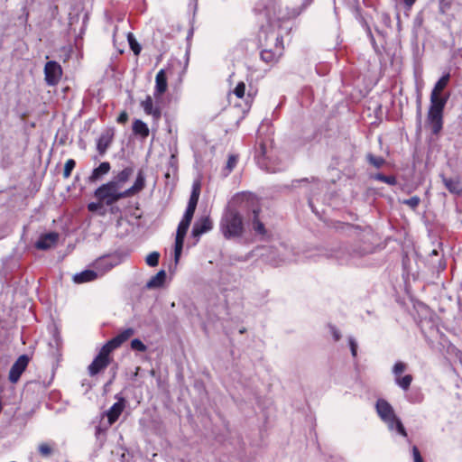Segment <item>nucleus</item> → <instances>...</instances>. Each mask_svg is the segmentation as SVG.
<instances>
[{
	"label": "nucleus",
	"mask_w": 462,
	"mask_h": 462,
	"mask_svg": "<svg viewBox=\"0 0 462 462\" xmlns=\"http://www.w3.org/2000/svg\"><path fill=\"white\" fill-rule=\"evenodd\" d=\"M116 398L117 399V402H115L106 411L109 425L114 424L117 420L125 407V400L124 397L116 395Z\"/></svg>",
	"instance_id": "nucleus-12"
},
{
	"label": "nucleus",
	"mask_w": 462,
	"mask_h": 462,
	"mask_svg": "<svg viewBox=\"0 0 462 462\" xmlns=\"http://www.w3.org/2000/svg\"><path fill=\"white\" fill-rule=\"evenodd\" d=\"M238 162V157L236 155H230L226 162L225 168L223 169V175L226 177L230 174V172L236 168Z\"/></svg>",
	"instance_id": "nucleus-30"
},
{
	"label": "nucleus",
	"mask_w": 462,
	"mask_h": 462,
	"mask_svg": "<svg viewBox=\"0 0 462 462\" xmlns=\"http://www.w3.org/2000/svg\"><path fill=\"white\" fill-rule=\"evenodd\" d=\"M348 344L351 350V355L353 357H356L357 356V342L353 337H348Z\"/></svg>",
	"instance_id": "nucleus-40"
},
{
	"label": "nucleus",
	"mask_w": 462,
	"mask_h": 462,
	"mask_svg": "<svg viewBox=\"0 0 462 462\" xmlns=\"http://www.w3.org/2000/svg\"><path fill=\"white\" fill-rule=\"evenodd\" d=\"M263 49L261 51V58L266 63L276 62L279 58L282 55L283 46L266 47L263 46Z\"/></svg>",
	"instance_id": "nucleus-13"
},
{
	"label": "nucleus",
	"mask_w": 462,
	"mask_h": 462,
	"mask_svg": "<svg viewBox=\"0 0 462 462\" xmlns=\"http://www.w3.org/2000/svg\"><path fill=\"white\" fill-rule=\"evenodd\" d=\"M134 334V329L132 328H125L120 331L115 337L109 340L105 346L111 351L119 347L124 342L128 340Z\"/></svg>",
	"instance_id": "nucleus-11"
},
{
	"label": "nucleus",
	"mask_w": 462,
	"mask_h": 462,
	"mask_svg": "<svg viewBox=\"0 0 462 462\" xmlns=\"http://www.w3.org/2000/svg\"><path fill=\"white\" fill-rule=\"evenodd\" d=\"M160 254L152 252L146 256L145 262L149 266L154 267L159 263Z\"/></svg>",
	"instance_id": "nucleus-36"
},
{
	"label": "nucleus",
	"mask_w": 462,
	"mask_h": 462,
	"mask_svg": "<svg viewBox=\"0 0 462 462\" xmlns=\"http://www.w3.org/2000/svg\"><path fill=\"white\" fill-rule=\"evenodd\" d=\"M75 165L76 162L73 159H69L66 161L63 171V177L65 179H68L70 176L71 171L75 168Z\"/></svg>",
	"instance_id": "nucleus-37"
},
{
	"label": "nucleus",
	"mask_w": 462,
	"mask_h": 462,
	"mask_svg": "<svg viewBox=\"0 0 462 462\" xmlns=\"http://www.w3.org/2000/svg\"><path fill=\"white\" fill-rule=\"evenodd\" d=\"M319 186H320V183H319V182L316 183V187H317V189H319Z\"/></svg>",
	"instance_id": "nucleus-59"
},
{
	"label": "nucleus",
	"mask_w": 462,
	"mask_h": 462,
	"mask_svg": "<svg viewBox=\"0 0 462 462\" xmlns=\"http://www.w3.org/2000/svg\"><path fill=\"white\" fill-rule=\"evenodd\" d=\"M442 181L450 193L457 195L462 193V185L457 178L453 179L442 176Z\"/></svg>",
	"instance_id": "nucleus-23"
},
{
	"label": "nucleus",
	"mask_w": 462,
	"mask_h": 462,
	"mask_svg": "<svg viewBox=\"0 0 462 462\" xmlns=\"http://www.w3.org/2000/svg\"><path fill=\"white\" fill-rule=\"evenodd\" d=\"M58 238L59 235L55 232L45 234L40 236L35 246L41 250H48L56 245Z\"/></svg>",
	"instance_id": "nucleus-15"
},
{
	"label": "nucleus",
	"mask_w": 462,
	"mask_h": 462,
	"mask_svg": "<svg viewBox=\"0 0 462 462\" xmlns=\"http://www.w3.org/2000/svg\"><path fill=\"white\" fill-rule=\"evenodd\" d=\"M131 348L139 352H145L147 350V346L138 338L131 341Z\"/></svg>",
	"instance_id": "nucleus-38"
},
{
	"label": "nucleus",
	"mask_w": 462,
	"mask_h": 462,
	"mask_svg": "<svg viewBox=\"0 0 462 462\" xmlns=\"http://www.w3.org/2000/svg\"><path fill=\"white\" fill-rule=\"evenodd\" d=\"M191 4L194 5V9H197L198 6V0H190Z\"/></svg>",
	"instance_id": "nucleus-55"
},
{
	"label": "nucleus",
	"mask_w": 462,
	"mask_h": 462,
	"mask_svg": "<svg viewBox=\"0 0 462 462\" xmlns=\"http://www.w3.org/2000/svg\"><path fill=\"white\" fill-rule=\"evenodd\" d=\"M213 227L212 221L208 217L197 220L192 227V236L199 238L201 235L210 231Z\"/></svg>",
	"instance_id": "nucleus-14"
},
{
	"label": "nucleus",
	"mask_w": 462,
	"mask_h": 462,
	"mask_svg": "<svg viewBox=\"0 0 462 462\" xmlns=\"http://www.w3.org/2000/svg\"><path fill=\"white\" fill-rule=\"evenodd\" d=\"M190 222V219L182 217L181 221L178 226L174 247V259L176 263L179 261L180 256L181 254L184 238L189 227Z\"/></svg>",
	"instance_id": "nucleus-7"
},
{
	"label": "nucleus",
	"mask_w": 462,
	"mask_h": 462,
	"mask_svg": "<svg viewBox=\"0 0 462 462\" xmlns=\"http://www.w3.org/2000/svg\"><path fill=\"white\" fill-rule=\"evenodd\" d=\"M191 195H198L199 197V184L194 183Z\"/></svg>",
	"instance_id": "nucleus-50"
},
{
	"label": "nucleus",
	"mask_w": 462,
	"mask_h": 462,
	"mask_svg": "<svg viewBox=\"0 0 462 462\" xmlns=\"http://www.w3.org/2000/svg\"><path fill=\"white\" fill-rule=\"evenodd\" d=\"M447 103V98L440 97V94H436L435 92H431L430 94V107L435 110L443 111L445 105Z\"/></svg>",
	"instance_id": "nucleus-25"
},
{
	"label": "nucleus",
	"mask_w": 462,
	"mask_h": 462,
	"mask_svg": "<svg viewBox=\"0 0 462 462\" xmlns=\"http://www.w3.org/2000/svg\"><path fill=\"white\" fill-rule=\"evenodd\" d=\"M372 178L374 180L384 182V183L389 184L391 186H393V185L397 184V180H396V178L394 176H385V175H383L382 173H376V174L373 175Z\"/></svg>",
	"instance_id": "nucleus-32"
},
{
	"label": "nucleus",
	"mask_w": 462,
	"mask_h": 462,
	"mask_svg": "<svg viewBox=\"0 0 462 462\" xmlns=\"http://www.w3.org/2000/svg\"><path fill=\"white\" fill-rule=\"evenodd\" d=\"M133 131L135 134L146 138L149 135V128L147 125L140 119H136L133 123Z\"/></svg>",
	"instance_id": "nucleus-26"
},
{
	"label": "nucleus",
	"mask_w": 462,
	"mask_h": 462,
	"mask_svg": "<svg viewBox=\"0 0 462 462\" xmlns=\"http://www.w3.org/2000/svg\"><path fill=\"white\" fill-rule=\"evenodd\" d=\"M286 260H287V259H285V258H282V259H280V260H278V261H274V264H279L280 263H283V262H285Z\"/></svg>",
	"instance_id": "nucleus-54"
},
{
	"label": "nucleus",
	"mask_w": 462,
	"mask_h": 462,
	"mask_svg": "<svg viewBox=\"0 0 462 462\" xmlns=\"http://www.w3.org/2000/svg\"><path fill=\"white\" fill-rule=\"evenodd\" d=\"M367 162L376 169H380L384 163L385 160L381 156H374L372 153L366 155Z\"/></svg>",
	"instance_id": "nucleus-31"
},
{
	"label": "nucleus",
	"mask_w": 462,
	"mask_h": 462,
	"mask_svg": "<svg viewBox=\"0 0 462 462\" xmlns=\"http://www.w3.org/2000/svg\"><path fill=\"white\" fill-rule=\"evenodd\" d=\"M412 376L411 374L406 375H400L394 378V382L396 385H398L402 390L408 391L411 382H412Z\"/></svg>",
	"instance_id": "nucleus-27"
},
{
	"label": "nucleus",
	"mask_w": 462,
	"mask_h": 462,
	"mask_svg": "<svg viewBox=\"0 0 462 462\" xmlns=\"http://www.w3.org/2000/svg\"><path fill=\"white\" fill-rule=\"evenodd\" d=\"M259 209H253V218L251 220L252 229L255 235L260 236L262 238H265L268 236L267 229L264 224L259 219Z\"/></svg>",
	"instance_id": "nucleus-18"
},
{
	"label": "nucleus",
	"mask_w": 462,
	"mask_h": 462,
	"mask_svg": "<svg viewBox=\"0 0 462 462\" xmlns=\"http://www.w3.org/2000/svg\"><path fill=\"white\" fill-rule=\"evenodd\" d=\"M103 202H91L88 205V209L90 212H97L100 216H104L106 214V209L103 207Z\"/></svg>",
	"instance_id": "nucleus-33"
},
{
	"label": "nucleus",
	"mask_w": 462,
	"mask_h": 462,
	"mask_svg": "<svg viewBox=\"0 0 462 462\" xmlns=\"http://www.w3.org/2000/svg\"><path fill=\"white\" fill-rule=\"evenodd\" d=\"M313 0H299V2L300 3V8L299 10H296L294 13H293V15H298L301 9L302 8H305L307 5H309Z\"/></svg>",
	"instance_id": "nucleus-46"
},
{
	"label": "nucleus",
	"mask_w": 462,
	"mask_h": 462,
	"mask_svg": "<svg viewBox=\"0 0 462 462\" xmlns=\"http://www.w3.org/2000/svg\"><path fill=\"white\" fill-rule=\"evenodd\" d=\"M100 277V273L97 270H85L81 273H76L73 276V282L76 283H84L95 281Z\"/></svg>",
	"instance_id": "nucleus-20"
},
{
	"label": "nucleus",
	"mask_w": 462,
	"mask_h": 462,
	"mask_svg": "<svg viewBox=\"0 0 462 462\" xmlns=\"http://www.w3.org/2000/svg\"><path fill=\"white\" fill-rule=\"evenodd\" d=\"M168 88L167 76L164 69H160L155 77L154 97L156 98L163 95Z\"/></svg>",
	"instance_id": "nucleus-16"
},
{
	"label": "nucleus",
	"mask_w": 462,
	"mask_h": 462,
	"mask_svg": "<svg viewBox=\"0 0 462 462\" xmlns=\"http://www.w3.org/2000/svg\"><path fill=\"white\" fill-rule=\"evenodd\" d=\"M245 91V85L244 82H239L234 89V94L241 98L244 97Z\"/></svg>",
	"instance_id": "nucleus-41"
},
{
	"label": "nucleus",
	"mask_w": 462,
	"mask_h": 462,
	"mask_svg": "<svg viewBox=\"0 0 462 462\" xmlns=\"http://www.w3.org/2000/svg\"><path fill=\"white\" fill-rule=\"evenodd\" d=\"M29 363V357L26 355H22L12 365L9 372V380L12 383H16L23 372L25 370Z\"/></svg>",
	"instance_id": "nucleus-10"
},
{
	"label": "nucleus",
	"mask_w": 462,
	"mask_h": 462,
	"mask_svg": "<svg viewBox=\"0 0 462 462\" xmlns=\"http://www.w3.org/2000/svg\"><path fill=\"white\" fill-rule=\"evenodd\" d=\"M112 351L104 345L98 355L88 365V374L91 376L97 374L109 365V355Z\"/></svg>",
	"instance_id": "nucleus-6"
},
{
	"label": "nucleus",
	"mask_w": 462,
	"mask_h": 462,
	"mask_svg": "<svg viewBox=\"0 0 462 462\" xmlns=\"http://www.w3.org/2000/svg\"><path fill=\"white\" fill-rule=\"evenodd\" d=\"M256 159H257V163L259 164V166H260L261 168L265 167V164H264V162L262 161V159H261V158H256Z\"/></svg>",
	"instance_id": "nucleus-53"
},
{
	"label": "nucleus",
	"mask_w": 462,
	"mask_h": 462,
	"mask_svg": "<svg viewBox=\"0 0 462 462\" xmlns=\"http://www.w3.org/2000/svg\"><path fill=\"white\" fill-rule=\"evenodd\" d=\"M196 208L197 207L195 205L188 204L183 217L192 220V217H193L194 212L196 210Z\"/></svg>",
	"instance_id": "nucleus-43"
},
{
	"label": "nucleus",
	"mask_w": 462,
	"mask_h": 462,
	"mask_svg": "<svg viewBox=\"0 0 462 462\" xmlns=\"http://www.w3.org/2000/svg\"><path fill=\"white\" fill-rule=\"evenodd\" d=\"M126 257V254L116 252L112 254L100 257L96 261L94 266L97 272L100 273V277H102L106 273L110 271L112 268L123 263Z\"/></svg>",
	"instance_id": "nucleus-5"
},
{
	"label": "nucleus",
	"mask_w": 462,
	"mask_h": 462,
	"mask_svg": "<svg viewBox=\"0 0 462 462\" xmlns=\"http://www.w3.org/2000/svg\"><path fill=\"white\" fill-rule=\"evenodd\" d=\"M412 456H413L414 462H423L420 453L418 448L415 446L412 448Z\"/></svg>",
	"instance_id": "nucleus-45"
},
{
	"label": "nucleus",
	"mask_w": 462,
	"mask_h": 462,
	"mask_svg": "<svg viewBox=\"0 0 462 462\" xmlns=\"http://www.w3.org/2000/svg\"><path fill=\"white\" fill-rule=\"evenodd\" d=\"M371 252L370 249L348 248L340 245L331 248L327 256L336 259L340 264H355L356 259Z\"/></svg>",
	"instance_id": "nucleus-4"
},
{
	"label": "nucleus",
	"mask_w": 462,
	"mask_h": 462,
	"mask_svg": "<svg viewBox=\"0 0 462 462\" xmlns=\"http://www.w3.org/2000/svg\"><path fill=\"white\" fill-rule=\"evenodd\" d=\"M432 254H437V251H436V250H433V251H432Z\"/></svg>",
	"instance_id": "nucleus-60"
},
{
	"label": "nucleus",
	"mask_w": 462,
	"mask_h": 462,
	"mask_svg": "<svg viewBox=\"0 0 462 462\" xmlns=\"http://www.w3.org/2000/svg\"><path fill=\"white\" fill-rule=\"evenodd\" d=\"M442 112L430 108L428 118L432 125V132L438 134L442 128Z\"/></svg>",
	"instance_id": "nucleus-19"
},
{
	"label": "nucleus",
	"mask_w": 462,
	"mask_h": 462,
	"mask_svg": "<svg viewBox=\"0 0 462 462\" xmlns=\"http://www.w3.org/2000/svg\"><path fill=\"white\" fill-rule=\"evenodd\" d=\"M62 76L60 65L53 60L48 61L44 66V79L49 86H56Z\"/></svg>",
	"instance_id": "nucleus-8"
},
{
	"label": "nucleus",
	"mask_w": 462,
	"mask_h": 462,
	"mask_svg": "<svg viewBox=\"0 0 462 462\" xmlns=\"http://www.w3.org/2000/svg\"><path fill=\"white\" fill-rule=\"evenodd\" d=\"M330 331L335 341H338L341 338V333L337 328L331 327Z\"/></svg>",
	"instance_id": "nucleus-47"
},
{
	"label": "nucleus",
	"mask_w": 462,
	"mask_h": 462,
	"mask_svg": "<svg viewBox=\"0 0 462 462\" xmlns=\"http://www.w3.org/2000/svg\"><path fill=\"white\" fill-rule=\"evenodd\" d=\"M134 170L126 167L119 171L113 179L98 187L95 192V198L106 206H111L122 199L127 198L124 186L133 175Z\"/></svg>",
	"instance_id": "nucleus-2"
},
{
	"label": "nucleus",
	"mask_w": 462,
	"mask_h": 462,
	"mask_svg": "<svg viewBox=\"0 0 462 462\" xmlns=\"http://www.w3.org/2000/svg\"><path fill=\"white\" fill-rule=\"evenodd\" d=\"M378 417L384 422L390 431H396L402 437H407L406 430L401 420L395 414L393 407L385 399L379 398L375 402Z\"/></svg>",
	"instance_id": "nucleus-3"
},
{
	"label": "nucleus",
	"mask_w": 462,
	"mask_h": 462,
	"mask_svg": "<svg viewBox=\"0 0 462 462\" xmlns=\"http://www.w3.org/2000/svg\"><path fill=\"white\" fill-rule=\"evenodd\" d=\"M38 450L41 456L43 457H50L53 452L52 447L49 443L45 442H42L38 446Z\"/></svg>",
	"instance_id": "nucleus-35"
},
{
	"label": "nucleus",
	"mask_w": 462,
	"mask_h": 462,
	"mask_svg": "<svg viewBox=\"0 0 462 462\" xmlns=\"http://www.w3.org/2000/svg\"><path fill=\"white\" fill-rule=\"evenodd\" d=\"M450 75L447 73L443 75L435 84L431 92H435L436 94H440V92L447 87L449 81Z\"/></svg>",
	"instance_id": "nucleus-29"
},
{
	"label": "nucleus",
	"mask_w": 462,
	"mask_h": 462,
	"mask_svg": "<svg viewBox=\"0 0 462 462\" xmlns=\"http://www.w3.org/2000/svg\"><path fill=\"white\" fill-rule=\"evenodd\" d=\"M251 199L249 194H237L226 207L219 222V228L225 238L233 239L243 236L245 223L242 211L246 208Z\"/></svg>",
	"instance_id": "nucleus-1"
},
{
	"label": "nucleus",
	"mask_w": 462,
	"mask_h": 462,
	"mask_svg": "<svg viewBox=\"0 0 462 462\" xmlns=\"http://www.w3.org/2000/svg\"><path fill=\"white\" fill-rule=\"evenodd\" d=\"M111 143V137L108 134H102L97 141V148L100 154H104Z\"/></svg>",
	"instance_id": "nucleus-28"
},
{
	"label": "nucleus",
	"mask_w": 462,
	"mask_h": 462,
	"mask_svg": "<svg viewBox=\"0 0 462 462\" xmlns=\"http://www.w3.org/2000/svg\"><path fill=\"white\" fill-rule=\"evenodd\" d=\"M259 152L261 153V155L264 156V154H265V146H264V144H263V143L260 144V151H259Z\"/></svg>",
	"instance_id": "nucleus-52"
},
{
	"label": "nucleus",
	"mask_w": 462,
	"mask_h": 462,
	"mask_svg": "<svg viewBox=\"0 0 462 462\" xmlns=\"http://www.w3.org/2000/svg\"><path fill=\"white\" fill-rule=\"evenodd\" d=\"M263 1V8L265 10L274 9L275 0H262Z\"/></svg>",
	"instance_id": "nucleus-44"
},
{
	"label": "nucleus",
	"mask_w": 462,
	"mask_h": 462,
	"mask_svg": "<svg viewBox=\"0 0 462 462\" xmlns=\"http://www.w3.org/2000/svg\"><path fill=\"white\" fill-rule=\"evenodd\" d=\"M127 40H128L129 46H130L131 50L133 51V52L135 55H138L141 52L142 48H141L140 44L137 42V41L135 40L134 36L132 33H128Z\"/></svg>",
	"instance_id": "nucleus-34"
},
{
	"label": "nucleus",
	"mask_w": 462,
	"mask_h": 462,
	"mask_svg": "<svg viewBox=\"0 0 462 462\" xmlns=\"http://www.w3.org/2000/svg\"><path fill=\"white\" fill-rule=\"evenodd\" d=\"M139 369H140L139 367H137V368H136V371H135L134 375H137V374H138V371H139Z\"/></svg>",
	"instance_id": "nucleus-58"
},
{
	"label": "nucleus",
	"mask_w": 462,
	"mask_h": 462,
	"mask_svg": "<svg viewBox=\"0 0 462 462\" xmlns=\"http://www.w3.org/2000/svg\"><path fill=\"white\" fill-rule=\"evenodd\" d=\"M198 201H199L198 195H190V198H189V200L188 204L195 205L197 207Z\"/></svg>",
	"instance_id": "nucleus-49"
},
{
	"label": "nucleus",
	"mask_w": 462,
	"mask_h": 462,
	"mask_svg": "<svg viewBox=\"0 0 462 462\" xmlns=\"http://www.w3.org/2000/svg\"><path fill=\"white\" fill-rule=\"evenodd\" d=\"M309 205L311 208H313V206H312V199H309ZM314 211V209H312Z\"/></svg>",
	"instance_id": "nucleus-56"
},
{
	"label": "nucleus",
	"mask_w": 462,
	"mask_h": 462,
	"mask_svg": "<svg viewBox=\"0 0 462 462\" xmlns=\"http://www.w3.org/2000/svg\"><path fill=\"white\" fill-rule=\"evenodd\" d=\"M407 365L402 362H396L393 367V374H394V378L402 375V374L406 370Z\"/></svg>",
	"instance_id": "nucleus-39"
},
{
	"label": "nucleus",
	"mask_w": 462,
	"mask_h": 462,
	"mask_svg": "<svg viewBox=\"0 0 462 462\" xmlns=\"http://www.w3.org/2000/svg\"><path fill=\"white\" fill-rule=\"evenodd\" d=\"M141 106L145 114L152 116L155 120H158L162 116L159 106L154 105L151 96H147L145 99L141 102Z\"/></svg>",
	"instance_id": "nucleus-17"
},
{
	"label": "nucleus",
	"mask_w": 462,
	"mask_h": 462,
	"mask_svg": "<svg viewBox=\"0 0 462 462\" xmlns=\"http://www.w3.org/2000/svg\"><path fill=\"white\" fill-rule=\"evenodd\" d=\"M128 119V115L126 112H122L118 118H117V122L120 123V124H125Z\"/></svg>",
	"instance_id": "nucleus-48"
},
{
	"label": "nucleus",
	"mask_w": 462,
	"mask_h": 462,
	"mask_svg": "<svg viewBox=\"0 0 462 462\" xmlns=\"http://www.w3.org/2000/svg\"><path fill=\"white\" fill-rule=\"evenodd\" d=\"M145 184V178L142 171H139L136 177V180L132 187L129 189H125V192L127 194V198L134 196V194L140 192Z\"/></svg>",
	"instance_id": "nucleus-22"
},
{
	"label": "nucleus",
	"mask_w": 462,
	"mask_h": 462,
	"mask_svg": "<svg viewBox=\"0 0 462 462\" xmlns=\"http://www.w3.org/2000/svg\"><path fill=\"white\" fill-rule=\"evenodd\" d=\"M166 279V273L164 270H161L155 275L151 277V279L146 282L145 287L147 289H157L162 286L164 281Z\"/></svg>",
	"instance_id": "nucleus-24"
},
{
	"label": "nucleus",
	"mask_w": 462,
	"mask_h": 462,
	"mask_svg": "<svg viewBox=\"0 0 462 462\" xmlns=\"http://www.w3.org/2000/svg\"><path fill=\"white\" fill-rule=\"evenodd\" d=\"M420 201V199L419 197L413 196L408 199L403 200V204L409 206L411 208H415L419 205Z\"/></svg>",
	"instance_id": "nucleus-42"
},
{
	"label": "nucleus",
	"mask_w": 462,
	"mask_h": 462,
	"mask_svg": "<svg viewBox=\"0 0 462 462\" xmlns=\"http://www.w3.org/2000/svg\"><path fill=\"white\" fill-rule=\"evenodd\" d=\"M111 169L110 163L107 162H101L98 167L95 168L89 176L90 182H96L104 175L107 174Z\"/></svg>",
	"instance_id": "nucleus-21"
},
{
	"label": "nucleus",
	"mask_w": 462,
	"mask_h": 462,
	"mask_svg": "<svg viewBox=\"0 0 462 462\" xmlns=\"http://www.w3.org/2000/svg\"><path fill=\"white\" fill-rule=\"evenodd\" d=\"M415 1L416 0H404V4L406 6L411 7L415 3Z\"/></svg>",
	"instance_id": "nucleus-51"
},
{
	"label": "nucleus",
	"mask_w": 462,
	"mask_h": 462,
	"mask_svg": "<svg viewBox=\"0 0 462 462\" xmlns=\"http://www.w3.org/2000/svg\"><path fill=\"white\" fill-rule=\"evenodd\" d=\"M265 170H266V171H274L273 170H271V169H269L267 167H265Z\"/></svg>",
	"instance_id": "nucleus-57"
},
{
	"label": "nucleus",
	"mask_w": 462,
	"mask_h": 462,
	"mask_svg": "<svg viewBox=\"0 0 462 462\" xmlns=\"http://www.w3.org/2000/svg\"><path fill=\"white\" fill-rule=\"evenodd\" d=\"M259 41L262 46L275 47L283 46L282 37L279 32L273 29L263 28L259 33Z\"/></svg>",
	"instance_id": "nucleus-9"
}]
</instances>
